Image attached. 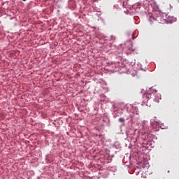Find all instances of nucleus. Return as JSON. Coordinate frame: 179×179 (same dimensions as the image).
I'll return each mask as SVG.
<instances>
[{
  "instance_id": "2",
  "label": "nucleus",
  "mask_w": 179,
  "mask_h": 179,
  "mask_svg": "<svg viewBox=\"0 0 179 179\" xmlns=\"http://www.w3.org/2000/svg\"><path fill=\"white\" fill-rule=\"evenodd\" d=\"M160 100H162V96L159 95V96H155V101L156 103H159V101H160Z\"/></svg>"
},
{
  "instance_id": "4",
  "label": "nucleus",
  "mask_w": 179,
  "mask_h": 179,
  "mask_svg": "<svg viewBox=\"0 0 179 179\" xmlns=\"http://www.w3.org/2000/svg\"><path fill=\"white\" fill-rule=\"evenodd\" d=\"M96 1H97V0H94V2H96Z\"/></svg>"
},
{
  "instance_id": "3",
  "label": "nucleus",
  "mask_w": 179,
  "mask_h": 179,
  "mask_svg": "<svg viewBox=\"0 0 179 179\" xmlns=\"http://www.w3.org/2000/svg\"><path fill=\"white\" fill-rule=\"evenodd\" d=\"M119 122H125V119L124 117H120Z\"/></svg>"
},
{
  "instance_id": "5",
  "label": "nucleus",
  "mask_w": 179,
  "mask_h": 179,
  "mask_svg": "<svg viewBox=\"0 0 179 179\" xmlns=\"http://www.w3.org/2000/svg\"><path fill=\"white\" fill-rule=\"evenodd\" d=\"M22 1H26V0H22Z\"/></svg>"
},
{
  "instance_id": "1",
  "label": "nucleus",
  "mask_w": 179,
  "mask_h": 179,
  "mask_svg": "<svg viewBox=\"0 0 179 179\" xmlns=\"http://www.w3.org/2000/svg\"><path fill=\"white\" fill-rule=\"evenodd\" d=\"M143 99H144V103H148V101H149V100L152 99V94L150 93L144 94L143 95Z\"/></svg>"
}]
</instances>
